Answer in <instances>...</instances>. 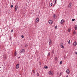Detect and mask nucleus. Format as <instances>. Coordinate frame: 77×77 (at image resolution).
<instances>
[{
  "mask_svg": "<svg viewBox=\"0 0 77 77\" xmlns=\"http://www.w3.org/2000/svg\"><path fill=\"white\" fill-rule=\"evenodd\" d=\"M25 49H22L20 50V53H21V54H23V53H25Z\"/></svg>",
  "mask_w": 77,
  "mask_h": 77,
  "instance_id": "nucleus-1",
  "label": "nucleus"
},
{
  "mask_svg": "<svg viewBox=\"0 0 77 77\" xmlns=\"http://www.w3.org/2000/svg\"><path fill=\"white\" fill-rule=\"evenodd\" d=\"M53 72L52 71H50L49 72V75H53Z\"/></svg>",
  "mask_w": 77,
  "mask_h": 77,
  "instance_id": "nucleus-2",
  "label": "nucleus"
},
{
  "mask_svg": "<svg viewBox=\"0 0 77 77\" xmlns=\"http://www.w3.org/2000/svg\"><path fill=\"white\" fill-rule=\"evenodd\" d=\"M72 4L71 3H69V6H68V8H71V7H72Z\"/></svg>",
  "mask_w": 77,
  "mask_h": 77,
  "instance_id": "nucleus-3",
  "label": "nucleus"
},
{
  "mask_svg": "<svg viewBox=\"0 0 77 77\" xmlns=\"http://www.w3.org/2000/svg\"><path fill=\"white\" fill-rule=\"evenodd\" d=\"M49 45H51V44H52V41H51V39H50L49 40Z\"/></svg>",
  "mask_w": 77,
  "mask_h": 77,
  "instance_id": "nucleus-4",
  "label": "nucleus"
},
{
  "mask_svg": "<svg viewBox=\"0 0 77 77\" xmlns=\"http://www.w3.org/2000/svg\"><path fill=\"white\" fill-rule=\"evenodd\" d=\"M48 23L50 24H53V21L51 20H50L49 21Z\"/></svg>",
  "mask_w": 77,
  "mask_h": 77,
  "instance_id": "nucleus-5",
  "label": "nucleus"
},
{
  "mask_svg": "<svg viewBox=\"0 0 77 77\" xmlns=\"http://www.w3.org/2000/svg\"><path fill=\"white\" fill-rule=\"evenodd\" d=\"M39 18H37L35 19V22L36 23H38L39 22Z\"/></svg>",
  "mask_w": 77,
  "mask_h": 77,
  "instance_id": "nucleus-6",
  "label": "nucleus"
},
{
  "mask_svg": "<svg viewBox=\"0 0 77 77\" xmlns=\"http://www.w3.org/2000/svg\"><path fill=\"white\" fill-rule=\"evenodd\" d=\"M19 67H20V65H19L18 64H17L16 66V69H18V68H19Z\"/></svg>",
  "mask_w": 77,
  "mask_h": 77,
  "instance_id": "nucleus-7",
  "label": "nucleus"
},
{
  "mask_svg": "<svg viewBox=\"0 0 77 77\" xmlns=\"http://www.w3.org/2000/svg\"><path fill=\"white\" fill-rule=\"evenodd\" d=\"M64 22H65V21H64V20H61V22H60V24H62V23H64Z\"/></svg>",
  "mask_w": 77,
  "mask_h": 77,
  "instance_id": "nucleus-8",
  "label": "nucleus"
},
{
  "mask_svg": "<svg viewBox=\"0 0 77 77\" xmlns=\"http://www.w3.org/2000/svg\"><path fill=\"white\" fill-rule=\"evenodd\" d=\"M60 45L61 46L62 48H64V47H63V43H61Z\"/></svg>",
  "mask_w": 77,
  "mask_h": 77,
  "instance_id": "nucleus-9",
  "label": "nucleus"
},
{
  "mask_svg": "<svg viewBox=\"0 0 77 77\" xmlns=\"http://www.w3.org/2000/svg\"><path fill=\"white\" fill-rule=\"evenodd\" d=\"M15 11H17V9H18V6H16L14 8Z\"/></svg>",
  "mask_w": 77,
  "mask_h": 77,
  "instance_id": "nucleus-10",
  "label": "nucleus"
},
{
  "mask_svg": "<svg viewBox=\"0 0 77 77\" xmlns=\"http://www.w3.org/2000/svg\"><path fill=\"white\" fill-rule=\"evenodd\" d=\"M73 45L75 47V46H76L77 45V42H75L73 43Z\"/></svg>",
  "mask_w": 77,
  "mask_h": 77,
  "instance_id": "nucleus-11",
  "label": "nucleus"
},
{
  "mask_svg": "<svg viewBox=\"0 0 77 77\" xmlns=\"http://www.w3.org/2000/svg\"><path fill=\"white\" fill-rule=\"evenodd\" d=\"M66 72L68 74H69V69H67Z\"/></svg>",
  "mask_w": 77,
  "mask_h": 77,
  "instance_id": "nucleus-12",
  "label": "nucleus"
},
{
  "mask_svg": "<svg viewBox=\"0 0 77 77\" xmlns=\"http://www.w3.org/2000/svg\"><path fill=\"white\" fill-rule=\"evenodd\" d=\"M53 16L54 18H56V14L53 15Z\"/></svg>",
  "mask_w": 77,
  "mask_h": 77,
  "instance_id": "nucleus-13",
  "label": "nucleus"
},
{
  "mask_svg": "<svg viewBox=\"0 0 77 77\" xmlns=\"http://www.w3.org/2000/svg\"><path fill=\"white\" fill-rule=\"evenodd\" d=\"M75 30H77V25H75Z\"/></svg>",
  "mask_w": 77,
  "mask_h": 77,
  "instance_id": "nucleus-14",
  "label": "nucleus"
},
{
  "mask_svg": "<svg viewBox=\"0 0 77 77\" xmlns=\"http://www.w3.org/2000/svg\"><path fill=\"white\" fill-rule=\"evenodd\" d=\"M62 74H63V72H61L60 73V76H61V75H62Z\"/></svg>",
  "mask_w": 77,
  "mask_h": 77,
  "instance_id": "nucleus-15",
  "label": "nucleus"
},
{
  "mask_svg": "<svg viewBox=\"0 0 77 77\" xmlns=\"http://www.w3.org/2000/svg\"><path fill=\"white\" fill-rule=\"evenodd\" d=\"M17 53L15 51L14 52V56H16V55H17Z\"/></svg>",
  "mask_w": 77,
  "mask_h": 77,
  "instance_id": "nucleus-16",
  "label": "nucleus"
},
{
  "mask_svg": "<svg viewBox=\"0 0 77 77\" xmlns=\"http://www.w3.org/2000/svg\"><path fill=\"white\" fill-rule=\"evenodd\" d=\"M45 68V69H47L48 68V67L46 66H44Z\"/></svg>",
  "mask_w": 77,
  "mask_h": 77,
  "instance_id": "nucleus-17",
  "label": "nucleus"
},
{
  "mask_svg": "<svg viewBox=\"0 0 77 77\" xmlns=\"http://www.w3.org/2000/svg\"><path fill=\"white\" fill-rule=\"evenodd\" d=\"M57 1L56 0H54V2H55V3L54 4V6L55 5V4H56V1Z\"/></svg>",
  "mask_w": 77,
  "mask_h": 77,
  "instance_id": "nucleus-18",
  "label": "nucleus"
},
{
  "mask_svg": "<svg viewBox=\"0 0 77 77\" xmlns=\"http://www.w3.org/2000/svg\"><path fill=\"white\" fill-rule=\"evenodd\" d=\"M75 33H76V32H75V31L74 30L73 31V34H75Z\"/></svg>",
  "mask_w": 77,
  "mask_h": 77,
  "instance_id": "nucleus-19",
  "label": "nucleus"
},
{
  "mask_svg": "<svg viewBox=\"0 0 77 77\" xmlns=\"http://www.w3.org/2000/svg\"><path fill=\"white\" fill-rule=\"evenodd\" d=\"M39 73H37V76L38 77V76H39Z\"/></svg>",
  "mask_w": 77,
  "mask_h": 77,
  "instance_id": "nucleus-20",
  "label": "nucleus"
},
{
  "mask_svg": "<svg viewBox=\"0 0 77 77\" xmlns=\"http://www.w3.org/2000/svg\"><path fill=\"white\" fill-rule=\"evenodd\" d=\"M71 30V29H68V32H70V30Z\"/></svg>",
  "mask_w": 77,
  "mask_h": 77,
  "instance_id": "nucleus-21",
  "label": "nucleus"
},
{
  "mask_svg": "<svg viewBox=\"0 0 77 77\" xmlns=\"http://www.w3.org/2000/svg\"><path fill=\"white\" fill-rule=\"evenodd\" d=\"M60 63V65H61V64H62V61H61Z\"/></svg>",
  "mask_w": 77,
  "mask_h": 77,
  "instance_id": "nucleus-22",
  "label": "nucleus"
},
{
  "mask_svg": "<svg viewBox=\"0 0 77 77\" xmlns=\"http://www.w3.org/2000/svg\"><path fill=\"white\" fill-rule=\"evenodd\" d=\"M75 19H72V21H75Z\"/></svg>",
  "mask_w": 77,
  "mask_h": 77,
  "instance_id": "nucleus-23",
  "label": "nucleus"
},
{
  "mask_svg": "<svg viewBox=\"0 0 77 77\" xmlns=\"http://www.w3.org/2000/svg\"><path fill=\"white\" fill-rule=\"evenodd\" d=\"M70 42H71V40H69V42H68V43H69V44H70Z\"/></svg>",
  "mask_w": 77,
  "mask_h": 77,
  "instance_id": "nucleus-24",
  "label": "nucleus"
},
{
  "mask_svg": "<svg viewBox=\"0 0 77 77\" xmlns=\"http://www.w3.org/2000/svg\"><path fill=\"white\" fill-rule=\"evenodd\" d=\"M28 46V45H25V47H26H26H27Z\"/></svg>",
  "mask_w": 77,
  "mask_h": 77,
  "instance_id": "nucleus-25",
  "label": "nucleus"
},
{
  "mask_svg": "<svg viewBox=\"0 0 77 77\" xmlns=\"http://www.w3.org/2000/svg\"><path fill=\"white\" fill-rule=\"evenodd\" d=\"M39 65H41V62H39Z\"/></svg>",
  "mask_w": 77,
  "mask_h": 77,
  "instance_id": "nucleus-26",
  "label": "nucleus"
},
{
  "mask_svg": "<svg viewBox=\"0 0 77 77\" xmlns=\"http://www.w3.org/2000/svg\"><path fill=\"white\" fill-rule=\"evenodd\" d=\"M54 53V51L53 50L52 51V53Z\"/></svg>",
  "mask_w": 77,
  "mask_h": 77,
  "instance_id": "nucleus-27",
  "label": "nucleus"
},
{
  "mask_svg": "<svg viewBox=\"0 0 77 77\" xmlns=\"http://www.w3.org/2000/svg\"><path fill=\"white\" fill-rule=\"evenodd\" d=\"M50 53H49L48 54V56H50Z\"/></svg>",
  "mask_w": 77,
  "mask_h": 77,
  "instance_id": "nucleus-28",
  "label": "nucleus"
},
{
  "mask_svg": "<svg viewBox=\"0 0 77 77\" xmlns=\"http://www.w3.org/2000/svg\"><path fill=\"white\" fill-rule=\"evenodd\" d=\"M11 8H13V5H11Z\"/></svg>",
  "mask_w": 77,
  "mask_h": 77,
  "instance_id": "nucleus-29",
  "label": "nucleus"
},
{
  "mask_svg": "<svg viewBox=\"0 0 77 77\" xmlns=\"http://www.w3.org/2000/svg\"><path fill=\"white\" fill-rule=\"evenodd\" d=\"M21 37H22V38H24V36L22 35V36H21Z\"/></svg>",
  "mask_w": 77,
  "mask_h": 77,
  "instance_id": "nucleus-30",
  "label": "nucleus"
},
{
  "mask_svg": "<svg viewBox=\"0 0 77 77\" xmlns=\"http://www.w3.org/2000/svg\"><path fill=\"white\" fill-rule=\"evenodd\" d=\"M55 60H57V57H56L55 58Z\"/></svg>",
  "mask_w": 77,
  "mask_h": 77,
  "instance_id": "nucleus-31",
  "label": "nucleus"
},
{
  "mask_svg": "<svg viewBox=\"0 0 77 77\" xmlns=\"http://www.w3.org/2000/svg\"><path fill=\"white\" fill-rule=\"evenodd\" d=\"M52 5H53V3H51V6H52Z\"/></svg>",
  "mask_w": 77,
  "mask_h": 77,
  "instance_id": "nucleus-32",
  "label": "nucleus"
},
{
  "mask_svg": "<svg viewBox=\"0 0 77 77\" xmlns=\"http://www.w3.org/2000/svg\"><path fill=\"white\" fill-rule=\"evenodd\" d=\"M33 72V73L34 74H35V71H34V72Z\"/></svg>",
  "mask_w": 77,
  "mask_h": 77,
  "instance_id": "nucleus-33",
  "label": "nucleus"
},
{
  "mask_svg": "<svg viewBox=\"0 0 77 77\" xmlns=\"http://www.w3.org/2000/svg\"><path fill=\"white\" fill-rule=\"evenodd\" d=\"M75 54H77V52H75Z\"/></svg>",
  "mask_w": 77,
  "mask_h": 77,
  "instance_id": "nucleus-34",
  "label": "nucleus"
},
{
  "mask_svg": "<svg viewBox=\"0 0 77 77\" xmlns=\"http://www.w3.org/2000/svg\"><path fill=\"white\" fill-rule=\"evenodd\" d=\"M55 29H57V26H55Z\"/></svg>",
  "mask_w": 77,
  "mask_h": 77,
  "instance_id": "nucleus-35",
  "label": "nucleus"
},
{
  "mask_svg": "<svg viewBox=\"0 0 77 77\" xmlns=\"http://www.w3.org/2000/svg\"><path fill=\"white\" fill-rule=\"evenodd\" d=\"M11 32H13V30H12L11 31Z\"/></svg>",
  "mask_w": 77,
  "mask_h": 77,
  "instance_id": "nucleus-36",
  "label": "nucleus"
},
{
  "mask_svg": "<svg viewBox=\"0 0 77 77\" xmlns=\"http://www.w3.org/2000/svg\"><path fill=\"white\" fill-rule=\"evenodd\" d=\"M34 72V70L33 69L32 71V72Z\"/></svg>",
  "mask_w": 77,
  "mask_h": 77,
  "instance_id": "nucleus-37",
  "label": "nucleus"
},
{
  "mask_svg": "<svg viewBox=\"0 0 77 77\" xmlns=\"http://www.w3.org/2000/svg\"><path fill=\"white\" fill-rule=\"evenodd\" d=\"M66 77H68V75H66Z\"/></svg>",
  "mask_w": 77,
  "mask_h": 77,
  "instance_id": "nucleus-38",
  "label": "nucleus"
},
{
  "mask_svg": "<svg viewBox=\"0 0 77 77\" xmlns=\"http://www.w3.org/2000/svg\"><path fill=\"white\" fill-rule=\"evenodd\" d=\"M20 57H18V59H20Z\"/></svg>",
  "mask_w": 77,
  "mask_h": 77,
  "instance_id": "nucleus-39",
  "label": "nucleus"
},
{
  "mask_svg": "<svg viewBox=\"0 0 77 77\" xmlns=\"http://www.w3.org/2000/svg\"><path fill=\"white\" fill-rule=\"evenodd\" d=\"M57 74H58V75H59V73H57Z\"/></svg>",
  "mask_w": 77,
  "mask_h": 77,
  "instance_id": "nucleus-40",
  "label": "nucleus"
},
{
  "mask_svg": "<svg viewBox=\"0 0 77 77\" xmlns=\"http://www.w3.org/2000/svg\"><path fill=\"white\" fill-rule=\"evenodd\" d=\"M5 58H6V57H5Z\"/></svg>",
  "mask_w": 77,
  "mask_h": 77,
  "instance_id": "nucleus-41",
  "label": "nucleus"
}]
</instances>
